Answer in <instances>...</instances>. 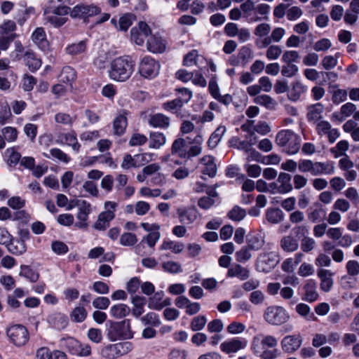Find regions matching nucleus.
<instances>
[{
    "label": "nucleus",
    "instance_id": "obj_1",
    "mask_svg": "<svg viewBox=\"0 0 359 359\" xmlns=\"http://www.w3.org/2000/svg\"><path fill=\"white\" fill-rule=\"evenodd\" d=\"M135 70V62L128 57H118L113 60L108 71L111 79L125 82L130 79Z\"/></svg>",
    "mask_w": 359,
    "mask_h": 359
},
{
    "label": "nucleus",
    "instance_id": "obj_2",
    "mask_svg": "<svg viewBox=\"0 0 359 359\" xmlns=\"http://www.w3.org/2000/svg\"><path fill=\"white\" fill-rule=\"evenodd\" d=\"M278 344L277 339L271 335L262 334L255 336L252 341V350L261 359H275L278 355L277 349L269 350L275 348Z\"/></svg>",
    "mask_w": 359,
    "mask_h": 359
},
{
    "label": "nucleus",
    "instance_id": "obj_3",
    "mask_svg": "<svg viewBox=\"0 0 359 359\" xmlns=\"http://www.w3.org/2000/svg\"><path fill=\"white\" fill-rule=\"evenodd\" d=\"M300 137L290 130H283L278 133L276 142L280 147H285L289 154H297L300 149Z\"/></svg>",
    "mask_w": 359,
    "mask_h": 359
},
{
    "label": "nucleus",
    "instance_id": "obj_4",
    "mask_svg": "<svg viewBox=\"0 0 359 359\" xmlns=\"http://www.w3.org/2000/svg\"><path fill=\"white\" fill-rule=\"evenodd\" d=\"M6 334L10 343L16 347L25 346L29 340L28 330L21 324L12 325L8 327Z\"/></svg>",
    "mask_w": 359,
    "mask_h": 359
},
{
    "label": "nucleus",
    "instance_id": "obj_5",
    "mask_svg": "<svg viewBox=\"0 0 359 359\" xmlns=\"http://www.w3.org/2000/svg\"><path fill=\"white\" fill-rule=\"evenodd\" d=\"M264 320L273 325H280L285 323L290 318V315L282 306H271L266 309L264 313Z\"/></svg>",
    "mask_w": 359,
    "mask_h": 359
},
{
    "label": "nucleus",
    "instance_id": "obj_6",
    "mask_svg": "<svg viewBox=\"0 0 359 359\" xmlns=\"http://www.w3.org/2000/svg\"><path fill=\"white\" fill-rule=\"evenodd\" d=\"M109 336L113 341L132 338L133 332L130 328V320H124L112 323L109 331Z\"/></svg>",
    "mask_w": 359,
    "mask_h": 359
},
{
    "label": "nucleus",
    "instance_id": "obj_7",
    "mask_svg": "<svg viewBox=\"0 0 359 359\" xmlns=\"http://www.w3.org/2000/svg\"><path fill=\"white\" fill-rule=\"evenodd\" d=\"M279 261V255L277 252H262L257 257V269L261 272L268 273L278 264Z\"/></svg>",
    "mask_w": 359,
    "mask_h": 359
},
{
    "label": "nucleus",
    "instance_id": "obj_8",
    "mask_svg": "<svg viewBox=\"0 0 359 359\" xmlns=\"http://www.w3.org/2000/svg\"><path fill=\"white\" fill-rule=\"evenodd\" d=\"M117 207V203L112 201L104 203L105 210L99 215L97 220L93 225V228L99 231H104L109 226V222L114 218V211Z\"/></svg>",
    "mask_w": 359,
    "mask_h": 359
},
{
    "label": "nucleus",
    "instance_id": "obj_9",
    "mask_svg": "<svg viewBox=\"0 0 359 359\" xmlns=\"http://www.w3.org/2000/svg\"><path fill=\"white\" fill-rule=\"evenodd\" d=\"M160 65L150 57H144L139 65V72L144 78H153L158 75Z\"/></svg>",
    "mask_w": 359,
    "mask_h": 359
},
{
    "label": "nucleus",
    "instance_id": "obj_10",
    "mask_svg": "<svg viewBox=\"0 0 359 359\" xmlns=\"http://www.w3.org/2000/svg\"><path fill=\"white\" fill-rule=\"evenodd\" d=\"M101 13V8L95 4H80L75 6L70 12L73 18L93 17Z\"/></svg>",
    "mask_w": 359,
    "mask_h": 359
},
{
    "label": "nucleus",
    "instance_id": "obj_11",
    "mask_svg": "<svg viewBox=\"0 0 359 359\" xmlns=\"http://www.w3.org/2000/svg\"><path fill=\"white\" fill-rule=\"evenodd\" d=\"M131 40L137 45H143L145 39L151 34L149 27L144 22H140L137 27L132 28L130 31Z\"/></svg>",
    "mask_w": 359,
    "mask_h": 359
},
{
    "label": "nucleus",
    "instance_id": "obj_12",
    "mask_svg": "<svg viewBox=\"0 0 359 359\" xmlns=\"http://www.w3.org/2000/svg\"><path fill=\"white\" fill-rule=\"evenodd\" d=\"M79 212L76 215L78 221L75 226L79 229H86L88 226L87 222L88 215L91 212V205L88 202L77 203Z\"/></svg>",
    "mask_w": 359,
    "mask_h": 359
},
{
    "label": "nucleus",
    "instance_id": "obj_13",
    "mask_svg": "<svg viewBox=\"0 0 359 359\" xmlns=\"http://www.w3.org/2000/svg\"><path fill=\"white\" fill-rule=\"evenodd\" d=\"M247 344L248 341L244 338H233L222 343L220 348L226 353H231L245 348Z\"/></svg>",
    "mask_w": 359,
    "mask_h": 359
},
{
    "label": "nucleus",
    "instance_id": "obj_14",
    "mask_svg": "<svg viewBox=\"0 0 359 359\" xmlns=\"http://www.w3.org/2000/svg\"><path fill=\"white\" fill-rule=\"evenodd\" d=\"M197 210L194 207H180L177 209L180 222L185 225L193 224L197 219Z\"/></svg>",
    "mask_w": 359,
    "mask_h": 359
},
{
    "label": "nucleus",
    "instance_id": "obj_15",
    "mask_svg": "<svg viewBox=\"0 0 359 359\" xmlns=\"http://www.w3.org/2000/svg\"><path fill=\"white\" fill-rule=\"evenodd\" d=\"M302 343V337L300 334L287 335L282 339L281 346L284 351L291 353L297 351Z\"/></svg>",
    "mask_w": 359,
    "mask_h": 359
},
{
    "label": "nucleus",
    "instance_id": "obj_16",
    "mask_svg": "<svg viewBox=\"0 0 359 359\" xmlns=\"http://www.w3.org/2000/svg\"><path fill=\"white\" fill-rule=\"evenodd\" d=\"M317 275L320 280V289L325 292H329L333 286L334 273L330 270L321 269L318 271Z\"/></svg>",
    "mask_w": 359,
    "mask_h": 359
},
{
    "label": "nucleus",
    "instance_id": "obj_17",
    "mask_svg": "<svg viewBox=\"0 0 359 359\" xmlns=\"http://www.w3.org/2000/svg\"><path fill=\"white\" fill-rule=\"evenodd\" d=\"M304 294L302 299L308 302H313L318 299L316 283L314 280H307L303 287Z\"/></svg>",
    "mask_w": 359,
    "mask_h": 359
},
{
    "label": "nucleus",
    "instance_id": "obj_18",
    "mask_svg": "<svg viewBox=\"0 0 359 359\" xmlns=\"http://www.w3.org/2000/svg\"><path fill=\"white\" fill-rule=\"evenodd\" d=\"M56 142L65 144L72 147V148L76 152L79 151L81 147L80 144L77 141L76 135L74 132L60 133L57 135Z\"/></svg>",
    "mask_w": 359,
    "mask_h": 359
},
{
    "label": "nucleus",
    "instance_id": "obj_19",
    "mask_svg": "<svg viewBox=\"0 0 359 359\" xmlns=\"http://www.w3.org/2000/svg\"><path fill=\"white\" fill-rule=\"evenodd\" d=\"M334 172V165L332 162H313L311 174L316 176L320 175H332Z\"/></svg>",
    "mask_w": 359,
    "mask_h": 359
},
{
    "label": "nucleus",
    "instance_id": "obj_20",
    "mask_svg": "<svg viewBox=\"0 0 359 359\" xmlns=\"http://www.w3.org/2000/svg\"><path fill=\"white\" fill-rule=\"evenodd\" d=\"M128 112L126 110H122L114 119L113 129L115 135H121L124 133L128 124Z\"/></svg>",
    "mask_w": 359,
    "mask_h": 359
},
{
    "label": "nucleus",
    "instance_id": "obj_21",
    "mask_svg": "<svg viewBox=\"0 0 359 359\" xmlns=\"http://www.w3.org/2000/svg\"><path fill=\"white\" fill-rule=\"evenodd\" d=\"M147 50L153 53H161L165 51L166 44L161 37L153 35L147 40Z\"/></svg>",
    "mask_w": 359,
    "mask_h": 359
},
{
    "label": "nucleus",
    "instance_id": "obj_22",
    "mask_svg": "<svg viewBox=\"0 0 359 359\" xmlns=\"http://www.w3.org/2000/svg\"><path fill=\"white\" fill-rule=\"evenodd\" d=\"M44 13L46 15V20L55 27L62 26L68 20V18L65 17L67 14H59L51 9L45 11Z\"/></svg>",
    "mask_w": 359,
    "mask_h": 359
},
{
    "label": "nucleus",
    "instance_id": "obj_23",
    "mask_svg": "<svg viewBox=\"0 0 359 359\" xmlns=\"http://www.w3.org/2000/svg\"><path fill=\"white\" fill-rule=\"evenodd\" d=\"M250 276V270L242 266L241 264H235L232 265L227 271V276L229 278L237 277L241 280H247Z\"/></svg>",
    "mask_w": 359,
    "mask_h": 359
},
{
    "label": "nucleus",
    "instance_id": "obj_24",
    "mask_svg": "<svg viewBox=\"0 0 359 359\" xmlns=\"http://www.w3.org/2000/svg\"><path fill=\"white\" fill-rule=\"evenodd\" d=\"M292 177L286 172H280L278 177L277 182L279 184L277 187V192L279 194H287L292 190L291 183Z\"/></svg>",
    "mask_w": 359,
    "mask_h": 359
},
{
    "label": "nucleus",
    "instance_id": "obj_25",
    "mask_svg": "<svg viewBox=\"0 0 359 359\" xmlns=\"http://www.w3.org/2000/svg\"><path fill=\"white\" fill-rule=\"evenodd\" d=\"M189 140V143L192 144L190 147L189 149L187 151L186 158L190 159L192 157L198 156L202 151V144L203 142V138L202 135H197L193 140H191L190 137H188Z\"/></svg>",
    "mask_w": 359,
    "mask_h": 359
},
{
    "label": "nucleus",
    "instance_id": "obj_26",
    "mask_svg": "<svg viewBox=\"0 0 359 359\" xmlns=\"http://www.w3.org/2000/svg\"><path fill=\"white\" fill-rule=\"evenodd\" d=\"M200 161L204 166L202 172L210 177H215L217 173V166L214 162V158L212 156H205L201 158Z\"/></svg>",
    "mask_w": 359,
    "mask_h": 359
},
{
    "label": "nucleus",
    "instance_id": "obj_27",
    "mask_svg": "<svg viewBox=\"0 0 359 359\" xmlns=\"http://www.w3.org/2000/svg\"><path fill=\"white\" fill-rule=\"evenodd\" d=\"M187 151V142L184 139L177 138L173 142L171 147V154L172 155L186 158Z\"/></svg>",
    "mask_w": 359,
    "mask_h": 359
},
{
    "label": "nucleus",
    "instance_id": "obj_28",
    "mask_svg": "<svg viewBox=\"0 0 359 359\" xmlns=\"http://www.w3.org/2000/svg\"><path fill=\"white\" fill-rule=\"evenodd\" d=\"M280 245L282 250L287 252H295L299 248L298 241L292 236H283L280 241Z\"/></svg>",
    "mask_w": 359,
    "mask_h": 359
},
{
    "label": "nucleus",
    "instance_id": "obj_29",
    "mask_svg": "<svg viewBox=\"0 0 359 359\" xmlns=\"http://www.w3.org/2000/svg\"><path fill=\"white\" fill-rule=\"evenodd\" d=\"M248 246L251 250H259L262 248V247L265 244V238L264 236L260 233H255L250 235L248 238Z\"/></svg>",
    "mask_w": 359,
    "mask_h": 359
},
{
    "label": "nucleus",
    "instance_id": "obj_30",
    "mask_svg": "<svg viewBox=\"0 0 359 359\" xmlns=\"http://www.w3.org/2000/svg\"><path fill=\"white\" fill-rule=\"evenodd\" d=\"M131 302L133 305L132 309L133 315L136 318L140 317L144 311V306L146 304V299L143 297L135 295L132 297Z\"/></svg>",
    "mask_w": 359,
    "mask_h": 359
},
{
    "label": "nucleus",
    "instance_id": "obj_31",
    "mask_svg": "<svg viewBox=\"0 0 359 359\" xmlns=\"http://www.w3.org/2000/svg\"><path fill=\"white\" fill-rule=\"evenodd\" d=\"M184 97L177 98L165 104L166 108L175 109L182 106L184 102H187L191 97V93L187 89L181 90Z\"/></svg>",
    "mask_w": 359,
    "mask_h": 359
},
{
    "label": "nucleus",
    "instance_id": "obj_32",
    "mask_svg": "<svg viewBox=\"0 0 359 359\" xmlns=\"http://www.w3.org/2000/svg\"><path fill=\"white\" fill-rule=\"evenodd\" d=\"M32 41L41 48H46L48 46V41L46 38V33L42 27H38L33 32Z\"/></svg>",
    "mask_w": 359,
    "mask_h": 359
},
{
    "label": "nucleus",
    "instance_id": "obj_33",
    "mask_svg": "<svg viewBox=\"0 0 359 359\" xmlns=\"http://www.w3.org/2000/svg\"><path fill=\"white\" fill-rule=\"evenodd\" d=\"M24 60L31 71H35L41 66V60L37 58L34 53L30 51H27L25 53Z\"/></svg>",
    "mask_w": 359,
    "mask_h": 359
},
{
    "label": "nucleus",
    "instance_id": "obj_34",
    "mask_svg": "<svg viewBox=\"0 0 359 359\" xmlns=\"http://www.w3.org/2000/svg\"><path fill=\"white\" fill-rule=\"evenodd\" d=\"M69 0H51L49 9L55 11L59 14H69L71 12V9L66 6Z\"/></svg>",
    "mask_w": 359,
    "mask_h": 359
},
{
    "label": "nucleus",
    "instance_id": "obj_35",
    "mask_svg": "<svg viewBox=\"0 0 359 359\" xmlns=\"http://www.w3.org/2000/svg\"><path fill=\"white\" fill-rule=\"evenodd\" d=\"M316 208H311L310 212L308 213V219L313 223H316L323 219L325 216V211L322 206L316 203Z\"/></svg>",
    "mask_w": 359,
    "mask_h": 359
},
{
    "label": "nucleus",
    "instance_id": "obj_36",
    "mask_svg": "<svg viewBox=\"0 0 359 359\" xmlns=\"http://www.w3.org/2000/svg\"><path fill=\"white\" fill-rule=\"evenodd\" d=\"M166 142L165 135L163 133L154 132L150 133L149 147L159 149Z\"/></svg>",
    "mask_w": 359,
    "mask_h": 359
},
{
    "label": "nucleus",
    "instance_id": "obj_37",
    "mask_svg": "<svg viewBox=\"0 0 359 359\" xmlns=\"http://www.w3.org/2000/svg\"><path fill=\"white\" fill-rule=\"evenodd\" d=\"M149 123L154 127L167 128L170 125V119L163 114H157L151 117Z\"/></svg>",
    "mask_w": 359,
    "mask_h": 359
},
{
    "label": "nucleus",
    "instance_id": "obj_38",
    "mask_svg": "<svg viewBox=\"0 0 359 359\" xmlns=\"http://www.w3.org/2000/svg\"><path fill=\"white\" fill-rule=\"evenodd\" d=\"M130 308L123 304H118L111 308L110 312L112 316L116 318H122L129 314Z\"/></svg>",
    "mask_w": 359,
    "mask_h": 359
},
{
    "label": "nucleus",
    "instance_id": "obj_39",
    "mask_svg": "<svg viewBox=\"0 0 359 359\" xmlns=\"http://www.w3.org/2000/svg\"><path fill=\"white\" fill-rule=\"evenodd\" d=\"M184 245L182 243L172 241H164L161 246L163 250H170L173 253L178 254L182 252Z\"/></svg>",
    "mask_w": 359,
    "mask_h": 359
},
{
    "label": "nucleus",
    "instance_id": "obj_40",
    "mask_svg": "<svg viewBox=\"0 0 359 359\" xmlns=\"http://www.w3.org/2000/svg\"><path fill=\"white\" fill-rule=\"evenodd\" d=\"M266 219L272 224H278L283 219V212L278 208H271L266 212Z\"/></svg>",
    "mask_w": 359,
    "mask_h": 359
},
{
    "label": "nucleus",
    "instance_id": "obj_41",
    "mask_svg": "<svg viewBox=\"0 0 359 359\" xmlns=\"http://www.w3.org/2000/svg\"><path fill=\"white\" fill-rule=\"evenodd\" d=\"M7 248L9 252L15 255H22L26 251V245L24 241L20 240H11Z\"/></svg>",
    "mask_w": 359,
    "mask_h": 359
},
{
    "label": "nucleus",
    "instance_id": "obj_42",
    "mask_svg": "<svg viewBox=\"0 0 359 359\" xmlns=\"http://www.w3.org/2000/svg\"><path fill=\"white\" fill-rule=\"evenodd\" d=\"M306 91V87L300 81H296L293 83L290 93V98L294 101L299 99L301 95Z\"/></svg>",
    "mask_w": 359,
    "mask_h": 359
},
{
    "label": "nucleus",
    "instance_id": "obj_43",
    "mask_svg": "<svg viewBox=\"0 0 359 359\" xmlns=\"http://www.w3.org/2000/svg\"><path fill=\"white\" fill-rule=\"evenodd\" d=\"M226 131V128L224 126H220L217 128V130L210 135L208 144V147L213 149L215 148L219 141L221 140V138L224 133Z\"/></svg>",
    "mask_w": 359,
    "mask_h": 359
},
{
    "label": "nucleus",
    "instance_id": "obj_44",
    "mask_svg": "<svg viewBox=\"0 0 359 359\" xmlns=\"http://www.w3.org/2000/svg\"><path fill=\"white\" fill-rule=\"evenodd\" d=\"M140 320L144 325L158 327L161 325L158 316L154 312L147 313L145 316H142Z\"/></svg>",
    "mask_w": 359,
    "mask_h": 359
},
{
    "label": "nucleus",
    "instance_id": "obj_45",
    "mask_svg": "<svg viewBox=\"0 0 359 359\" xmlns=\"http://www.w3.org/2000/svg\"><path fill=\"white\" fill-rule=\"evenodd\" d=\"M254 102L256 104L263 105L267 109H273L276 106L274 100L267 95H258L255 97Z\"/></svg>",
    "mask_w": 359,
    "mask_h": 359
},
{
    "label": "nucleus",
    "instance_id": "obj_46",
    "mask_svg": "<svg viewBox=\"0 0 359 359\" xmlns=\"http://www.w3.org/2000/svg\"><path fill=\"white\" fill-rule=\"evenodd\" d=\"M230 144L232 147L240 150H243L245 152L248 153L251 150V146L254 144V142H252V140H250L249 142H246L241 141L238 138L233 137L231 140Z\"/></svg>",
    "mask_w": 359,
    "mask_h": 359
},
{
    "label": "nucleus",
    "instance_id": "obj_47",
    "mask_svg": "<svg viewBox=\"0 0 359 359\" xmlns=\"http://www.w3.org/2000/svg\"><path fill=\"white\" fill-rule=\"evenodd\" d=\"M76 78V72L74 69L70 67H65L62 69L60 75V81L68 83L73 81Z\"/></svg>",
    "mask_w": 359,
    "mask_h": 359
},
{
    "label": "nucleus",
    "instance_id": "obj_48",
    "mask_svg": "<svg viewBox=\"0 0 359 359\" xmlns=\"http://www.w3.org/2000/svg\"><path fill=\"white\" fill-rule=\"evenodd\" d=\"M246 215V211L245 209L241 208L239 206H234L229 212L228 217L233 221L240 222Z\"/></svg>",
    "mask_w": 359,
    "mask_h": 359
},
{
    "label": "nucleus",
    "instance_id": "obj_49",
    "mask_svg": "<svg viewBox=\"0 0 359 359\" xmlns=\"http://www.w3.org/2000/svg\"><path fill=\"white\" fill-rule=\"evenodd\" d=\"M100 354L106 359H116L119 357L114 344H110L102 348Z\"/></svg>",
    "mask_w": 359,
    "mask_h": 359
},
{
    "label": "nucleus",
    "instance_id": "obj_50",
    "mask_svg": "<svg viewBox=\"0 0 359 359\" xmlns=\"http://www.w3.org/2000/svg\"><path fill=\"white\" fill-rule=\"evenodd\" d=\"M20 275L29 279L31 282H36L39 278V274L27 266H22Z\"/></svg>",
    "mask_w": 359,
    "mask_h": 359
},
{
    "label": "nucleus",
    "instance_id": "obj_51",
    "mask_svg": "<svg viewBox=\"0 0 359 359\" xmlns=\"http://www.w3.org/2000/svg\"><path fill=\"white\" fill-rule=\"evenodd\" d=\"M271 29V25L266 22H262L257 25L254 29V34L259 39L269 35Z\"/></svg>",
    "mask_w": 359,
    "mask_h": 359
},
{
    "label": "nucleus",
    "instance_id": "obj_52",
    "mask_svg": "<svg viewBox=\"0 0 359 359\" xmlns=\"http://www.w3.org/2000/svg\"><path fill=\"white\" fill-rule=\"evenodd\" d=\"M87 316V311L83 306H77L74 309L71 313L72 320L81 323L83 322Z\"/></svg>",
    "mask_w": 359,
    "mask_h": 359
},
{
    "label": "nucleus",
    "instance_id": "obj_53",
    "mask_svg": "<svg viewBox=\"0 0 359 359\" xmlns=\"http://www.w3.org/2000/svg\"><path fill=\"white\" fill-rule=\"evenodd\" d=\"M323 111V105L320 104H316L309 108L307 115L308 118L309 120L317 121L320 118Z\"/></svg>",
    "mask_w": 359,
    "mask_h": 359
},
{
    "label": "nucleus",
    "instance_id": "obj_54",
    "mask_svg": "<svg viewBox=\"0 0 359 359\" xmlns=\"http://www.w3.org/2000/svg\"><path fill=\"white\" fill-rule=\"evenodd\" d=\"M86 48V43L83 41H79L77 43H73L68 46L66 50L68 54L77 55L83 53Z\"/></svg>",
    "mask_w": 359,
    "mask_h": 359
},
{
    "label": "nucleus",
    "instance_id": "obj_55",
    "mask_svg": "<svg viewBox=\"0 0 359 359\" xmlns=\"http://www.w3.org/2000/svg\"><path fill=\"white\" fill-rule=\"evenodd\" d=\"M356 110V106L352 102H347L340 108L341 120L351 116Z\"/></svg>",
    "mask_w": 359,
    "mask_h": 359
},
{
    "label": "nucleus",
    "instance_id": "obj_56",
    "mask_svg": "<svg viewBox=\"0 0 359 359\" xmlns=\"http://www.w3.org/2000/svg\"><path fill=\"white\" fill-rule=\"evenodd\" d=\"M207 319L204 316H198L193 318L190 327L193 331L201 330L205 325Z\"/></svg>",
    "mask_w": 359,
    "mask_h": 359
},
{
    "label": "nucleus",
    "instance_id": "obj_57",
    "mask_svg": "<svg viewBox=\"0 0 359 359\" xmlns=\"http://www.w3.org/2000/svg\"><path fill=\"white\" fill-rule=\"evenodd\" d=\"M137 242L135 234L132 233H124L121 236L120 243L123 246H132Z\"/></svg>",
    "mask_w": 359,
    "mask_h": 359
},
{
    "label": "nucleus",
    "instance_id": "obj_58",
    "mask_svg": "<svg viewBox=\"0 0 359 359\" xmlns=\"http://www.w3.org/2000/svg\"><path fill=\"white\" fill-rule=\"evenodd\" d=\"M251 249L249 247L244 246L240 250L236 253V259L238 262H245L248 261L252 257V254L250 250Z\"/></svg>",
    "mask_w": 359,
    "mask_h": 359
},
{
    "label": "nucleus",
    "instance_id": "obj_59",
    "mask_svg": "<svg viewBox=\"0 0 359 359\" xmlns=\"http://www.w3.org/2000/svg\"><path fill=\"white\" fill-rule=\"evenodd\" d=\"M163 297V292H158L154 295L149 298V307L151 309L161 310V302Z\"/></svg>",
    "mask_w": 359,
    "mask_h": 359
},
{
    "label": "nucleus",
    "instance_id": "obj_60",
    "mask_svg": "<svg viewBox=\"0 0 359 359\" xmlns=\"http://www.w3.org/2000/svg\"><path fill=\"white\" fill-rule=\"evenodd\" d=\"M162 267L164 271L170 273H177L182 271L181 265L173 261H168L163 263Z\"/></svg>",
    "mask_w": 359,
    "mask_h": 359
},
{
    "label": "nucleus",
    "instance_id": "obj_61",
    "mask_svg": "<svg viewBox=\"0 0 359 359\" xmlns=\"http://www.w3.org/2000/svg\"><path fill=\"white\" fill-rule=\"evenodd\" d=\"M282 53V49L279 46L271 45L268 47L266 56L269 60H276Z\"/></svg>",
    "mask_w": 359,
    "mask_h": 359
},
{
    "label": "nucleus",
    "instance_id": "obj_62",
    "mask_svg": "<svg viewBox=\"0 0 359 359\" xmlns=\"http://www.w3.org/2000/svg\"><path fill=\"white\" fill-rule=\"evenodd\" d=\"M161 233L158 230L150 232L147 236H144L142 242H146L150 248H154L156 243L159 240Z\"/></svg>",
    "mask_w": 359,
    "mask_h": 359
},
{
    "label": "nucleus",
    "instance_id": "obj_63",
    "mask_svg": "<svg viewBox=\"0 0 359 359\" xmlns=\"http://www.w3.org/2000/svg\"><path fill=\"white\" fill-rule=\"evenodd\" d=\"M316 241L313 238L305 236L301 241V249L304 252H309L314 249Z\"/></svg>",
    "mask_w": 359,
    "mask_h": 359
},
{
    "label": "nucleus",
    "instance_id": "obj_64",
    "mask_svg": "<svg viewBox=\"0 0 359 359\" xmlns=\"http://www.w3.org/2000/svg\"><path fill=\"white\" fill-rule=\"evenodd\" d=\"M80 342L76 339L69 337L65 340V346L73 355H76L79 348Z\"/></svg>",
    "mask_w": 359,
    "mask_h": 359
}]
</instances>
